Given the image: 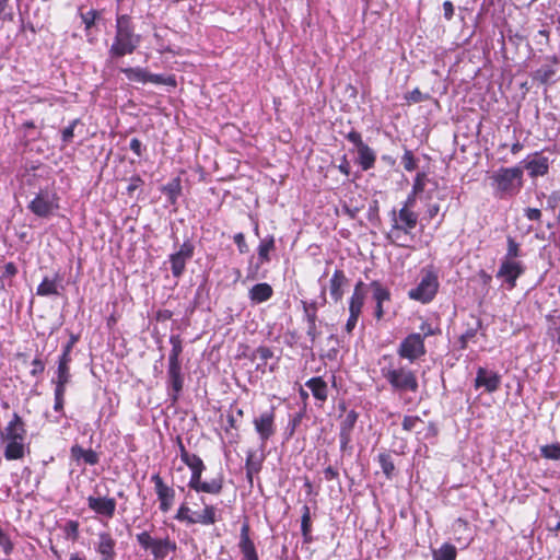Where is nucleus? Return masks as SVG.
<instances>
[{"label": "nucleus", "instance_id": "f257e3e1", "mask_svg": "<svg viewBox=\"0 0 560 560\" xmlns=\"http://www.w3.org/2000/svg\"><path fill=\"white\" fill-rule=\"evenodd\" d=\"M141 43V36L136 33L132 18L129 14H117L115 36L108 49L110 58L118 59L131 55Z\"/></svg>", "mask_w": 560, "mask_h": 560}, {"label": "nucleus", "instance_id": "f03ea898", "mask_svg": "<svg viewBox=\"0 0 560 560\" xmlns=\"http://www.w3.org/2000/svg\"><path fill=\"white\" fill-rule=\"evenodd\" d=\"M493 196L500 200L516 197L524 185V172L520 166L500 167L489 176Z\"/></svg>", "mask_w": 560, "mask_h": 560}, {"label": "nucleus", "instance_id": "7ed1b4c3", "mask_svg": "<svg viewBox=\"0 0 560 560\" xmlns=\"http://www.w3.org/2000/svg\"><path fill=\"white\" fill-rule=\"evenodd\" d=\"M25 434L26 431L21 417L14 413L0 435L5 443L4 457L8 460L20 459L24 456Z\"/></svg>", "mask_w": 560, "mask_h": 560}, {"label": "nucleus", "instance_id": "20e7f679", "mask_svg": "<svg viewBox=\"0 0 560 560\" xmlns=\"http://www.w3.org/2000/svg\"><path fill=\"white\" fill-rule=\"evenodd\" d=\"M381 374L396 392L416 393L418 390L416 373L400 364L389 362L381 369Z\"/></svg>", "mask_w": 560, "mask_h": 560}, {"label": "nucleus", "instance_id": "39448f33", "mask_svg": "<svg viewBox=\"0 0 560 560\" xmlns=\"http://www.w3.org/2000/svg\"><path fill=\"white\" fill-rule=\"evenodd\" d=\"M517 249L518 247H509V252L497 272V278L505 282L510 290L515 287L516 279L524 272V266L517 259Z\"/></svg>", "mask_w": 560, "mask_h": 560}, {"label": "nucleus", "instance_id": "423d86ee", "mask_svg": "<svg viewBox=\"0 0 560 560\" xmlns=\"http://www.w3.org/2000/svg\"><path fill=\"white\" fill-rule=\"evenodd\" d=\"M27 208L36 217L48 218L59 209V196L52 189H40Z\"/></svg>", "mask_w": 560, "mask_h": 560}, {"label": "nucleus", "instance_id": "0eeeda50", "mask_svg": "<svg viewBox=\"0 0 560 560\" xmlns=\"http://www.w3.org/2000/svg\"><path fill=\"white\" fill-rule=\"evenodd\" d=\"M120 71L131 82H139L142 84L152 83L156 85H167L172 88H175L177 85V81L174 74H154L141 67L121 68Z\"/></svg>", "mask_w": 560, "mask_h": 560}, {"label": "nucleus", "instance_id": "6e6552de", "mask_svg": "<svg viewBox=\"0 0 560 560\" xmlns=\"http://www.w3.org/2000/svg\"><path fill=\"white\" fill-rule=\"evenodd\" d=\"M439 289L438 276L433 271H425L419 284L408 293L409 298L421 303L430 302Z\"/></svg>", "mask_w": 560, "mask_h": 560}, {"label": "nucleus", "instance_id": "1a4fd4ad", "mask_svg": "<svg viewBox=\"0 0 560 560\" xmlns=\"http://www.w3.org/2000/svg\"><path fill=\"white\" fill-rule=\"evenodd\" d=\"M397 353L410 362L416 361L425 353L424 340L421 334L408 335L399 345Z\"/></svg>", "mask_w": 560, "mask_h": 560}, {"label": "nucleus", "instance_id": "9d476101", "mask_svg": "<svg viewBox=\"0 0 560 560\" xmlns=\"http://www.w3.org/2000/svg\"><path fill=\"white\" fill-rule=\"evenodd\" d=\"M559 68L560 62L558 58L555 56L549 57L546 63L533 72L532 78L541 85H551L558 80Z\"/></svg>", "mask_w": 560, "mask_h": 560}, {"label": "nucleus", "instance_id": "9b49d317", "mask_svg": "<svg viewBox=\"0 0 560 560\" xmlns=\"http://www.w3.org/2000/svg\"><path fill=\"white\" fill-rule=\"evenodd\" d=\"M151 481L154 483L155 493L160 502V510L163 513H167L174 503V489L165 485L159 474L152 475Z\"/></svg>", "mask_w": 560, "mask_h": 560}, {"label": "nucleus", "instance_id": "f8f14e48", "mask_svg": "<svg viewBox=\"0 0 560 560\" xmlns=\"http://www.w3.org/2000/svg\"><path fill=\"white\" fill-rule=\"evenodd\" d=\"M549 159L542 152H534L524 161V168L530 178L542 177L549 173Z\"/></svg>", "mask_w": 560, "mask_h": 560}, {"label": "nucleus", "instance_id": "ddd939ff", "mask_svg": "<svg viewBox=\"0 0 560 560\" xmlns=\"http://www.w3.org/2000/svg\"><path fill=\"white\" fill-rule=\"evenodd\" d=\"M255 431L262 443L267 442L276 432L275 411L267 410L256 417L253 421Z\"/></svg>", "mask_w": 560, "mask_h": 560}, {"label": "nucleus", "instance_id": "4468645a", "mask_svg": "<svg viewBox=\"0 0 560 560\" xmlns=\"http://www.w3.org/2000/svg\"><path fill=\"white\" fill-rule=\"evenodd\" d=\"M89 508L96 514L112 518L116 511V500L106 497H89Z\"/></svg>", "mask_w": 560, "mask_h": 560}, {"label": "nucleus", "instance_id": "2eb2a0df", "mask_svg": "<svg viewBox=\"0 0 560 560\" xmlns=\"http://www.w3.org/2000/svg\"><path fill=\"white\" fill-rule=\"evenodd\" d=\"M501 384V377L497 372L489 371L483 368L477 370L475 387H485L488 393L495 392Z\"/></svg>", "mask_w": 560, "mask_h": 560}, {"label": "nucleus", "instance_id": "dca6fc26", "mask_svg": "<svg viewBox=\"0 0 560 560\" xmlns=\"http://www.w3.org/2000/svg\"><path fill=\"white\" fill-rule=\"evenodd\" d=\"M358 412L354 410H350L346 413L343 419L340 423V432H339V440H340V448L343 451L348 447L349 443L351 442V432L357 423L358 420Z\"/></svg>", "mask_w": 560, "mask_h": 560}, {"label": "nucleus", "instance_id": "f3484780", "mask_svg": "<svg viewBox=\"0 0 560 560\" xmlns=\"http://www.w3.org/2000/svg\"><path fill=\"white\" fill-rule=\"evenodd\" d=\"M179 447L182 462L185 463L191 470L189 481H194L198 478H201V475L206 468L202 459L196 454H189L182 443L179 444Z\"/></svg>", "mask_w": 560, "mask_h": 560}, {"label": "nucleus", "instance_id": "a211bd4d", "mask_svg": "<svg viewBox=\"0 0 560 560\" xmlns=\"http://www.w3.org/2000/svg\"><path fill=\"white\" fill-rule=\"evenodd\" d=\"M348 278L343 271L337 269L329 280V293L335 302L341 301L345 290L348 287Z\"/></svg>", "mask_w": 560, "mask_h": 560}, {"label": "nucleus", "instance_id": "6ab92c4d", "mask_svg": "<svg viewBox=\"0 0 560 560\" xmlns=\"http://www.w3.org/2000/svg\"><path fill=\"white\" fill-rule=\"evenodd\" d=\"M116 542L109 533L102 532L98 534L96 551L101 555L102 560H114Z\"/></svg>", "mask_w": 560, "mask_h": 560}, {"label": "nucleus", "instance_id": "aec40b11", "mask_svg": "<svg viewBox=\"0 0 560 560\" xmlns=\"http://www.w3.org/2000/svg\"><path fill=\"white\" fill-rule=\"evenodd\" d=\"M188 487L196 492L219 494L222 490L223 483L221 478H214L210 481H202L201 478H198L194 481H189Z\"/></svg>", "mask_w": 560, "mask_h": 560}, {"label": "nucleus", "instance_id": "412c9836", "mask_svg": "<svg viewBox=\"0 0 560 560\" xmlns=\"http://www.w3.org/2000/svg\"><path fill=\"white\" fill-rule=\"evenodd\" d=\"M191 256L192 247H180L177 253L171 255L172 272L175 277H179L183 273L185 264Z\"/></svg>", "mask_w": 560, "mask_h": 560}, {"label": "nucleus", "instance_id": "4be33fe9", "mask_svg": "<svg viewBox=\"0 0 560 560\" xmlns=\"http://www.w3.org/2000/svg\"><path fill=\"white\" fill-rule=\"evenodd\" d=\"M371 288L373 290V299L376 303L374 315L377 319H381L384 315L383 303L389 300L390 294L389 291L377 281H373Z\"/></svg>", "mask_w": 560, "mask_h": 560}, {"label": "nucleus", "instance_id": "5701e85b", "mask_svg": "<svg viewBox=\"0 0 560 560\" xmlns=\"http://www.w3.org/2000/svg\"><path fill=\"white\" fill-rule=\"evenodd\" d=\"M167 377H168L170 387L173 392V394H172L173 400H176L178 394L183 389V384H184V377L182 374L180 364L168 365Z\"/></svg>", "mask_w": 560, "mask_h": 560}, {"label": "nucleus", "instance_id": "b1692460", "mask_svg": "<svg viewBox=\"0 0 560 560\" xmlns=\"http://www.w3.org/2000/svg\"><path fill=\"white\" fill-rule=\"evenodd\" d=\"M366 295L365 284L359 281L354 285L353 293L349 301V313L361 315Z\"/></svg>", "mask_w": 560, "mask_h": 560}, {"label": "nucleus", "instance_id": "393cba45", "mask_svg": "<svg viewBox=\"0 0 560 560\" xmlns=\"http://www.w3.org/2000/svg\"><path fill=\"white\" fill-rule=\"evenodd\" d=\"M417 223L418 214L413 211V209L401 207L397 219H395L396 226L405 230H412L416 228Z\"/></svg>", "mask_w": 560, "mask_h": 560}, {"label": "nucleus", "instance_id": "a878e982", "mask_svg": "<svg viewBox=\"0 0 560 560\" xmlns=\"http://www.w3.org/2000/svg\"><path fill=\"white\" fill-rule=\"evenodd\" d=\"M192 520L195 524L205 526L213 525L217 521V509L210 504H203L201 512H192Z\"/></svg>", "mask_w": 560, "mask_h": 560}, {"label": "nucleus", "instance_id": "bb28decb", "mask_svg": "<svg viewBox=\"0 0 560 560\" xmlns=\"http://www.w3.org/2000/svg\"><path fill=\"white\" fill-rule=\"evenodd\" d=\"M306 387L310 388L313 396L324 402L328 396L327 384L322 377H312L305 383Z\"/></svg>", "mask_w": 560, "mask_h": 560}, {"label": "nucleus", "instance_id": "cd10ccee", "mask_svg": "<svg viewBox=\"0 0 560 560\" xmlns=\"http://www.w3.org/2000/svg\"><path fill=\"white\" fill-rule=\"evenodd\" d=\"M358 150V163L363 171H369L374 167L376 155L375 152L368 145H361Z\"/></svg>", "mask_w": 560, "mask_h": 560}, {"label": "nucleus", "instance_id": "c85d7f7f", "mask_svg": "<svg viewBox=\"0 0 560 560\" xmlns=\"http://www.w3.org/2000/svg\"><path fill=\"white\" fill-rule=\"evenodd\" d=\"M162 192L167 197L171 205H176L178 197L182 194V179L179 176L174 177L166 185L162 187Z\"/></svg>", "mask_w": 560, "mask_h": 560}, {"label": "nucleus", "instance_id": "c756f323", "mask_svg": "<svg viewBox=\"0 0 560 560\" xmlns=\"http://www.w3.org/2000/svg\"><path fill=\"white\" fill-rule=\"evenodd\" d=\"M272 292V288L268 283H258L249 290V299L254 303H262L271 298Z\"/></svg>", "mask_w": 560, "mask_h": 560}, {"label": "nucleus", "instance_id": "7c9ffc66", "mask_svg": "<svg viewBox=\"0 0 560 560\" xmlns=\"http://www.w3.org/2000/svg\"><path fill=\"white\" fill-rule=\"evenodd\" d=\"M175 549L176 544L168 538L155 539L151 552L155 559H164L171 551H175Z\"/></svg>", "mask_w": 560, "mask_h": 560}, {"label": "nucleus", "instance_id": "2f4dec72", "mask_svg": "<svg viewBox=\"0 0 560 560\" xmlns=\"http://www.w3.org/2000/svg\"><path fill=\"white\" fill-rule=\"evenodd\" d=\"M70 452H71V456L75 460L83 459L89 465H95L98 462V456H97L96 452H94L91 448L84 450L80 445H73L71 447Z\"/></svg>", "mask_w": 560, "mask_h": 560}, {"label": "nucleus", "instance_id": "473e14b6", "mask_svg": "<svg viewBox=\"0 0 560 560\" xmlns=\"http://www.w3.org/2000/svg\"><path fill=\"white\" fill-rule=\"evenodd\" d=\"M36 293L40 296L58 294V283L56 279L44 278L37 287Z\"/></svg>", "mask_w": 560, "mask_h": 560}, {"label": "nucleus", "instance_id": "72a5a7b5", "mask_svg": "<svg viewBox=\"0 0 560 560\" xmlns=\"http://www.w3.org/2000/svg\"><path fill=\"white\" fill-rule=\"evenodd\" d=\"M71 374H70V366H57L56 371V377L52 378V384H55V387L58 388H65L70 383Z\"/></svg>", "mask_w": 560, "mask_h": 560}, {"label": "nucleus", "instance_id": "f704fd0d", "mask_svg": "<svg viewBox=\"0 0 560 560\" xmlns=\"http://www.w3.org/2000/svg\"><path fill=\"white\" fill-rule=\"evenodd\" d=\"M271 247H259L258 256L256 260H252L249 264V273L255 277L260 268L266 261L269 260V249Z\"/></svg>", "mask_w": 560, "mask_h": 560}, {"label": "nucleus", "instance_id": "c9c22d12", "mask_svg": "<svg viewBox=\"0 0 560 560\" xmlns=\"http://www.w3.org/2000/svg\"><path fill=\"white\" fill-rule=\"evenodd\" d=\"M456 548L453 545L444 544L433 551V560H455Z\"/></svg>", "mask_w": 560, "mask_h": 560}, {"label": "nucleus", "instance_id": "e433bc0d", "mask_svg": "<svg viewBox=\"0 0 560 560\" xmlns=\"http://www.w3.org/2000/svg\"><path fill=\"white\" fill-rule=\"evenodd\" d=\"M78 125H81V119L80 118H75L73 119L72 121H70V124L65 127L62 130H61V142H62V147H66L70 143H72L73 141V138H74V129Z\"/></svg>", "mask_w": 560, "mask_h": 560}, {"label": "nucleus", "instance_id": "4c0bfd02", "mask_svg": "<svg viewBox=\"0 0 560 560\" xmlns=\"http://www.w3.org/2000/svg\"><path fill=\"white\" fill-rule=\"evenodd\" d=\"M170 341L172 343V349L168 354V365L180 364L179 355L183 350L182 342L178 337H174V336L171 337Z\"/></svg>", "mask_w": 560, "mask_h": 560}, {"label": "nucleus", "instance_id": "58836bf2", "mask_svg": "<svg viewBox=\"0 0 560 560\" xmlns=\"http://www.w3.org/2000/svg\"><path fill=\"white\" fill-rule=\"evenodd\" d=\"M429 182L430 179L425 172H418L415 176L411 190H413V194H419L421 196Z\"/></svg>", "mask_w": 560, "mask_h": 560}, {"label": "nucleus", "instance_id": "ea45409f", "mask_svg": "<svg viewBox=\"0 0 560 560\" xmlns=\"http://www.w3.org/2000/svg\"><path fill=\"white\" fill-rule=\"evenodd\" d=\"M175 520L178 522L186 523L187 525H194L192 511L187 503H182L175 514Z\"/></svg>", "mask_w": 560, "mask_h": 560}, {"label": "nucleus", "instance_id": "a19ab883", "mask_svg": "<svg viewBox=\"0 0 560 560\" xmlns=\"http://www.w3.org/2000/svg\"><path fill=\"white\" fill-rule=\"evenodd\" d=\"M301 530L305 541L310 540L311 533V512L307 505L303 506L302 520H301Z\"/></svg>", "mask_w": 560, "mask_h": 560}, {"label": "nucleus", "instance_id": "79ce46f5", "mask_svg": "<svg viewBox=\"0 0 560 560\" xmlns=\"http://www.w3.org/2000/svg\"><path fill=\"white\" fill-rule=\"evenodd\" d=\"M401 164L407 172H412L418 167V160L411 150H405L401 156Z\"/></svg>", "mask_w": 560, "mask_h": 560}, {"label": "nucleus", "instance_id": "37998d69", "mask_svg": "<svg viewBox=\"0 0 560 560\" xmlns=\"http://www.w3.org/2000/svg\"><path fill=\"white\" fill-rule=\"evenodd\" d=\"M541 455L547 459H560V444L553 443L540 447Z\"/></svg>", "mask_w": 560, "mask_h": 560}, {"label": "nucleus", "instance_id": "c03bdc74", "mask_svg": "<svg viewBox=\"0 0 560 560\" xmlns=\"http://www.w3.org/2000/svg\"><path fill=\"white\" fill-rule=\"evenodd\" d=\"M378 463L381 465V468L383 472L386 475L387 478H390L393 475V471L395 470V465L392 460L390 455L386 453H382L378 455Z\"/></svg>", "mask_w": 560, "mask_h": 560}, {"label": "nucleus", "instance_id": "a18cd8bd", "mask_svg": "<svg viewBox=\"0 0 560 560\" xmlns=\"http://www.w3.org/2000/svg\"><path fill=\"white\" fill-rule=\"evenodd\" d=\"M80 16L85 26V30L89 31L94 26L96 20L100 18V13L98 11L91 9L86 13H80Z\"/></svg>", "mask_w": 560, "mask_h": 560}, {"label": "nucleus", "instance_id": "49530a36", "mask_svg": "<svg viewBox=\"0 0 560 560\" xmlns=\"http://www.w3.org/2000/svg\"><path fill=\"white\" fill-rule=\"evenodd\" d=\"M419 424H424V422L418 416H405L401 423L405 431H413Z\"/></svg>", "mask_w": 560, "mask_h": 560}, {"label": "nucleus", "instance_id": "de8ad7c7", "mask_svg": "<svg viewBox=\"0 0 560 560\" xmlns=\"http://www.w3.org/2000/svg\"><path fill=\"white\" fill-rule=\"evenodd\" d=\"M260 469V462L254 459V453L249 452L246 458V472L249 479L254 474H257Z\"/></svg>", "mask_w": 560, "mask_h": 560}, {"label": "nucleus", "instance_id": "09e8293b", "mask_svg": "<svg viewBox=\"0 0 560 560\" xmlns=\"http://www.w3.org/2000/svg\"><path fill=\"white\" fill-rule=\"evenodd\" d=\"M429 97L430 96L428 94H422V92L418 88L413 89L412 91L405 95V100L408 102V104L421 103L428 100Z\"/></svg>", "mask_w": 560, "mask_h": 560}, {"label": "nucleus", "instance_id": "8fccbe9b", "mask_svg": "<svg viewBox=\"0 0 560 560\" xmlns=\"http://www.w3.org/2000/svg\"><path fill=\"white\" fill-rule=\"evenodd\" d=\"M128 186L126 188V191L129 196H133V192L138 189H140L144 185V180L141 178L140 175L136 174L132 175L128 180Z\"/></svg>", "mask_w": 560, "mask_h": 560}, {"label": "nucleus", "instance_id": "3c124183", "mask_svg": "<svg viewBox=\"0 0 560 560\" xmlns=\"http://www.w3.org/2000/svg\"><path fill=\"white\" fill-rule=\"evenodd\" d=\"M137 541L143 549L151 550L155 541V538L151 537V535L148 532H142L137 535Z\"/></svg>", "mask_w": 560, "mask_h": 560}, {"label": "nucleus", "instance_id": "603ef678", "mask_svg": "<svg viewBox=\"0 0 560 560\" xmlns=\"http://www.w3.org/2000/svg\"><path fill=\"white\" fill-rule=\"evenodd\" d=\"M16 273H18L16 266L13 262H8L4 266V270H3L2 275L0 276V283H1L0 285H1V288L5 287V279L7 278H12Z\"/></svg>", "mask_w": 560, "mask_h": 560}, {"label": "nucleus", "instance_id": "864d4df0", "mask_svg": "<svg viewBox=\"0 0 560 560\" xmlns=\"http://www.w3.org/2000/svg\"><path fill=\"white\" fill-rule=\"evenodd\" d=\"M65 388H58L55 387V404H54V410L57 412H61L63 410L65 405Z\"/></svg>", "mask_w": 560, "mask_h": 560}, {"label": "nucleus", "instance_id": "5fc2aeb1", "mask_svg": "<svg viewBox=\"0 0 560 560\" xmlns=\"http://www.w3.org/2000/svg\"><path fill=\"white\" fill-rule=\"evenodd\" d=\"M0 547L5 555H10L13 550V544L7 533L0 526Z\"/></svg>", "mask_w": 560, "mask_h": 560}, {"label": "nucleus", "instance_id": "6e6d98bb", "mask_svg": "<svg viewBox=\"0 0 560 560\" xmlns=\"http://www.w3.org/2000/svg\"><path fill=\"white\" fill-rule=\"evenodd\" d=\"M252 544H254V542L249 537V525L247 523H244L241 527L238 547L241 548V547H245V546H248Z\"/></svg>", "mask_w": 560, "mask_h": 560}, {"label": "nucleus", "instance_id": "4d7b16f0", "mask_svg": "<svg viewBox=\"0 0 560 560\" xmlns=\"http://www.w3.org/2000/svg\"><path fill=\"white\" fill-rule=\"evenodd\" d=\"M240 549H241L244 560H259L254 544L245 546V547H241Z\"/></svg>", "mask_w": 560, "mask_h": 560}, {"label": "nucleus", "instance_id": "13d9d810", "mask_svg": "<svg viewBox=\"0 0 560 560\" xmlns=\"http://www.w3.org/2000/svg\"><path fill=\"white\" fill-rule=\"evenodd\" d=\"M352 199L349 202L345 201L342 208L350 218L354 219L363 206L352 205Z\"/></svg>", "mask_w": 560, "mask_h": 560}, {"label": "nucleus", "instance_id": "bf43d9fd", "mask_svg": "<svg viewBox=\"0 0 560 560\" xmlns=\"http://www.w3.org/2000/svg\"><path fill=\"white\" fill-rule=\"evenodd\" d=\"M549 336L560 343V317L553 319L552 325L548 329Z\"/></svg>", "mask_w": 560, "mask_h": 560}, {"label": "nucleus", "instance_id": "052dcab7", "mask_svg": "<svg viewBox=\"0 0 560 560\" xmlns=\"http://www.w3.org/2000/svg\"><path fill=\"white\" fill-rule=\"evenodd\" d=\"M254 355L259 358L261 361L267 362L270 358H272L273 352L268 347H258L255 350Z\"/></svg>", "mask_w": 560, "mask_h": 560}, {"label": "nucleus", "instance_id": "680f3d73", "mask_svg": "<svg viewBox=\"0 0 560 560\" xmlns=\"http://www.w3.org/2000/svg\"><path fill=\"white\" fill-rule=\"evenodd\" d=\"M65 532L68 537L77 539L79 535V524L75 521H69L65 526Z\"/></svg>", "mask_w": 560, "mask_h": 560}, {"label": "nucleus", "instance_id": "e2e57ef3", "mask_svg": "<svg viewBox=\"0 0 560 560\" xmlns=\"http://www.w3.org/2000/svg\"><path fill=\"white\" fill-rule=\"evenodd\" d=\"M347 140L349 142H351L352 144H354L357 147V149L361 148V145H364L366 144L365 142H363L362 140V136L360 132L355 131V130H351L347 136H346Z\"/></svg>", "mask_w": 560, "mask_h": 560}, {"label": "nucleus", "instance_id": "0e129e2a", "mask_svg": "<svg viewBox=\"0 0 560 560\" xmlns=\"http://www.w3.org/2000/svg\"><path fill=\"white\" fill-rule=\"evenodd\" d=\"M129 148L138 158L142 156L143 145H142V142L138 138H132L130 140Z\"/></svg>", "mask_w": 560, "mask_h": 560}, {"label": "nucleus", "instance_id": "69168bd1", "mask_svg": "<svg viewBox=\"0 0 560 560\" xmlns=\"http://www.w3.org/2000/svg\"><path fill=\"white\" fill-rule=\"evenodd\" d=\"M380 205L377 200H372L369 206V215L368 219L370 221H375L378 219Z\"/></svg>", "mask_w": 560, "mask_h": 560}, {"label": "nucleus", "instance_id": "338daca9", "mask_svg": "<svg viewBox=\"0 0 560 560\" xmlns=\"http://www.w3.org/2000/svg\"><path fill=\"white\" fill-rule=\"evenodd\" d=\"M45 370V364L44 362L39 359V358H35L33 361H32V370H31V374L36 376L38 374H42Z\"/></svg>", "mask_w": 560, "mask_h": 560}, {"label": "nucleus", "instance_id": "774afa93", "mask_svg": "<svg viewBox=\"0 0 560 560\" xmlns=\"http://www.w3.org/2000/svg\"><path fill=\"white\" fill-rule=\"evenodd\" d=\"M525 217L529 221H539L541 218V211L537 208H527L525 209Z\"/></svg>", "mask_w": 560, "mask_h": 560}]
</instances>
